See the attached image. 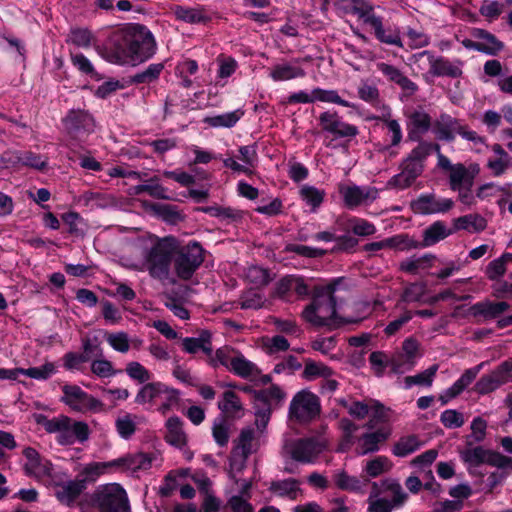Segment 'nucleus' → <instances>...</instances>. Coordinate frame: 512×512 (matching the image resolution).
Segmentation results:
<instances>
[{
  "label": "nucleus",
  "instance_id": "obj_1",
  "mask_svg": "<svg viewBox=\"0 0 512 512\" xmlns=\"http://www.w3.org/2000/svg\"><path fill=\"white\" fill-rule=\"evenodd\" d=\"M155 53V40L145 26L132 24L117 31L112 37V48L107 56L117 65H136Z\"/></svg>",
  "mask_w": 512,
  "mask_h": 512
},
{
  "label": "nucleus",
  "instance_id": "obj_2",
  "mask_svg": "<svg viewBox=\"0 0 512 512\" xmlns=\"http://www.w3.org/2000/svg\"><path fill=\"white\" fill-rule=\"evenodd\" d=\"M140 245V257L133 261L131 267L138 271H147L153 278L167 279L177 249V240L174 237L159 238L148 235L140 241Z\"/></svg>",
  "mask_w": 512,
  "mask_h": 512
},
{
  "label": "nucleus",
  "instance_id": "obj_3",
  "mask_svg": "<svg viewBox=\"0 0 512 512\" xmlns=\"http://www.w3.org/2000/svg\"><path fill=\"white\" fill-rule=\"evenodd\" d=\"M381 420L382 419L369 420L364 425L365 432L361 435H357L358 425L348 418L341 419L339 427L342 436L337 450L339 452H346L353 445H356V453L360 456L378 452L392 434L390 425H377V421Z\"/></svg>",
  "mask_w": 512,
  "mask_h": 512
},
{
  "label": "nucleus",
  "instance_id": "obj_4",
  "mask_svg": "<svg viewBox=\"0 0 512 512\" xmlns=\"http://www.w3.org/2000/svg\"><path fill=\"white\" fill-rule=\"evenodd\" d=\"M336 283H329L316 288L315 297L302 312L303 319L315 327L334 328L343 324L336 310V301L333 296Z\"/></svg>",
  "mask_w": 512,
  "mask_h": 512
},
{
  "label": "nucleus",
  "instance_id": "obj_5",
  "mask_svg": "<svg viewBox=\"0 0 512 512\" xmlns=\"http://www.w3.org/2000/svg\"><path fill=\"white\" fill-rule=\"evenodd\" d=\"M34 420L48 433L56 434V441L60 445L84 443L90 436V429L86 422L73 420L66 415L50 419L43 414H35Z\"/></svg>",
  "mask_w": 512,
  "mask_h": 512
},
{
  "label": "nucleus",
  "instance_id": "obj_6",
  "mask_svg": "<svg viewBox=\"0 0 512 512\" xmlns=\"http://www.w3.org/2000/svg\"><path fill=\"white\" fill-rule=\"evenodd\" d=\"M407 498L400 483L395 479L373 482L368 497V512H392Z\"/></svg>",
  "mask_w": 512,
  "mask_h": 512
},
{
  "label": "nucleus",
  "instance_id": "obj_7",
  "mask_svg": "<svg viewBox=\"0 0 512 512\" xmlns=\"http://www.w3.org/2000/svg\"><path fill=\"white\" fill-rule=\"evenodd\" d=\"M435 145L420 142L403 161L402 171L389 180L388 186L399 190L409 187L421 175L424 162L432 151H435Z\"/></svg>",
  "mask_w": 512,
  "mask_h": 512
},
{
  "label": "nucleus",
  "instance_id": "obj_8",
  "mask_svg": "<svg viewBox=\"0 0 512 512\" xmlns=\"http://www.w3.org/2000/svg\"><path fill=\"white\" fill-rule=\"evenodd\" d=\"M91 501L101 512H131L127 493L118 483L98 486Z\"/></svg>",
  "mask_w": 512,
  "mask_h": 512
},
{
  "label": "nucleus",
  "instance_id": "obj_9",
  "mask_svg": "<svg viewBox=\"0 0 512 512\" xmlns=\"http://www.w3.org/2000/svg\"><path fill=\"white\" fill-rule=\"evenodd\" d=\"M178 401V390L161 382L143 385L135 397L137 404L159 405V410L162 413H166L171 407L177 405Z\"/></svg>",
  "mask_w": 512,
  "mask_h": 512
},
{
  "label": "nucleus",
  "instance_id": "obj_10",
  "mask_svg": "<svg viewBox=\"0 0 512 512\" xmlns=\"http://www.w3.org/2000/svg\"><path fill=\"white\" fill-rule=\"evenodd\" d=\"M286 398L285 392L276 385L254 392L255 425L263 430L267 427L273 409Z\"/></svg>",
  "mask_w": 512,
  "mask_h": 512
},
{
  "label": "nucleus",
  "instance_id": "obj_11",
  "mask_svg": "<svg viewBox=\"0 0 512 512\" xmlns=\"http://www.w3.org/2000/svg\"><path fill=\"white\" fill-rule=\"evenodd\" d=\"M435 152L437 155V167L447 174L452 191L459 190L463 186L473 185L474 178L479 172L477 164H473L469 168L462 163L453 164L448 157L441 153L439 145H435Z\"/></svg>",
  "mask_w": 512,
  "mask_h": 512
},
{
  "label": "nucleus",
  "instance_id": "obj_12",
  "mask_svg": "<svg viewBox=\"0 0 512 512\" xmlns=\"http://www.w3.org/2000/svg\"><path fill=\"white\" fill-rule=\"evenodd\" d=\"M60 401L70 410L78 413H100L105 410L104 404L93 395L75 384H65L61 388Z\"/></svg>",
  "mask_w": 512,
  "mask_h": 512
},
{
  "label": "nucleus",
  "instance_id": "obj_13",
  "mask_svg": "<svg viewBox=\"0 0 512 512\" xmlns=\"http://www.w3.org/2000/svg\"><path fill=\"white\" fill-rule=\"evenodd\" d=\"M203 252V248L197 242H190L180 248L177 244L176 252L173 255L177 276L184 280L191 278L204 261Z\"/></svg>",
  "mask_w": 512,
  "mask_h": 512
},
{
  "label": "nucleus",
  "instance_id": "obj_14",
  "mask_svg": "<svg viewBox=\"0 0 512 512\" xmlns=\"http://www.w3.org/2000/svg\"><path fill=\"white\" fill-rule=\"evenodd\" d=\"M327 440L323 436L308 437L292 441L285 445V451L291 458L303 464L315 462L327 448Z\"/></svg>",
  "mask_w": 512,
  "mask_h": 512
},
{
  "label": "nucleus",
  "instance_id": "obj_15",
  "mask_svg": "<svg viewBox=\"0 0 512 512\" xmlns=\"http://www.w3.org/2000/svg\"><path fill=\"white\" fill-rule=\"evenodd\" d=\"M320 411L318 397L309 390L298 392L289 407V416L297 422H308L315 418Z\"/></svg>",
  "mask_w": 512,
  "mask_h": 512
},
{
  "label": "nucleus",
  "instance_id": "obj_16",
  "mask_svg": "<svg viewBox=\"0 0 512 512\" xmlns=\"http://www.w3.org/2000/svg\"><path fill=\"white\" fill-rule=\"evenodd\" d=\"M23 456L25 459L24 470L28 476L45 483L54 481L53 465L48 459L42 457L32 447H26L23 450Z\"/></svg>",
  "mask_w": 512,
  "mask_h": 512
},
{
  "label": "nucleus",
  "instance_id": "obj_17",
  "mask_svg": "<svg viewBox=\"0 0 512 512\" xmlns=\"http://www.w3.org/2000/svg\"><path fill=\"white\" fill-rule=\"evenodd\" d=\"M454 206L450 198L438 197L433 193L421 194L412 204V210L421 215L446 213Z\"/></svg>",
  "mask_w": 512,
  "mask_h": 512
},
{
  "label": "nucleus",
  "instance_id": "obj_18",
  "mask_svg": "<svg viewBox=\"0 0 512 512\" xmlns=\"http://www.w3.org/2000/svg\"><path fill=\"white\" fill-rule=\"evenodd\" d=\"M307 60L308 58H295L290 61L276 63L270 68L269 77L274 82H284L303 78L306 76L303 63Z\"/></svg>",
  "mask_w": 512,
  "mask_h": 512
},
{
  "label": "nucleus",
  "instance_id": "obj_19",
  "mask_svg": "<svg viewBox=\"0 0 512 512\" xmlns=\"http://www.w3.org/2000/svg\"><path fill=\"white\" fill-rule=\"evenodd\" d=\"M339 193L345 205L350 209L372 202L378 196L377 189L373 187H360L352 184H340Z\"/></svg>",
  "mask_w": 512,
  "mask_h": 512
},
{
  "label": "nucleus",
  "instance_id": "obj_20",
  "mask_svg": "<svg viewBox=\"0 0 512 512\" xmlns=\"http://www.w3.org/2000/svg\"><path fill=\"white\" fill-rule=\"evenodd\" d=\"M316 101L334 103L343 107H350V103L343 100L335 90L314 88L310 92L298 91L289 96L290 103H313Z\"/></svg>",
  "mask_w": 512,
  "mask_h": 512
},
{
  "label": "nucleus",
  "instance_id": "obj_21",
  "mask_svg": "<svg viewBox=\"0 0 512 512\" xmlns=\"http://www.w3.org/2000/svg\"><path fill=\"white\" fill-rule=\"evenodd\" d=\"M319 119L323 130L333 134L335 137H354L358 133L356 126L342 121L336 113L324 112L320 115Z\"/></svg>",
  "mask_w": 512,
  "mask_h": 512
},
{
  "label": "nucleus",
  "instance_id": "obj_22",
  "mask_svg": "<svg viewBox=\"0 0 512 512\" xmlns=\"http://www.w3.org/2000/svg\"><path fill=\"white\" fill-rule=\"evenodd\" d=\"M165 440L175 448L182 450L186 459L190 460L193 457L191 451L186 449L187 435L183 430V423L178 417H170L166 421Z\"/></svg>",
  "mask_w": 512,
  "mask_h": 512
},
{
  "label": "nucleus",
  "instance_id": "obj_23",
  "mask_svg": "<svg viewBox=\"0 0 512 512\" xmlns=\"http://www.w3.org/2000/svg\"><path fill=\"white\" fill-rule=\"evenodd\" d=\"M86 489L85 480L75 479L56 484L55 496L66 506H74L78 498Z\"/></svg>",
  "mask_w": 512,
  "mask_h": 512
},
{
  "label": "nucleus",
  "instance_id": "obj_24",
  "mask_svg": "<svg viewBox=\"0 0 512 512\" xmlns=\"http://www.w3.org/2000/svg\"><path fill=\"white\" fill-rule=\"evenodd\" d=\"M342 403L348 413L356 419H364L369 414L374 420L384 418V407L375 400L353 401L351 403L343 401Z\"/></svg>",
  "mask_w": 512,
  "mask_h": 512
},
{
  "label": "nucleus",
  "instance_id": "obj_25",
  "mask_svg": "<svg viewBox=\"0 0 512 512\" xmlns=\"http://www.w3.org/2000/svg\"><path fill=\"white\" fill-rule=\"evenodd\" d=\"M418 344L413 339H406L403 343V353L395 355L390 361L391 369L396 374H403L414 366V357Z\"/></svg>",
  "mask_w": 512,
  "mask_h": 512
},
{
  "label": "nucleus",
  "instance_id": "obj_26",
  "mask_svg": "<svg viewBox=\"0 0 512 512\" xmlns=\"http://www.w3.org/2000/svg\"><path fill=\"white\" fill-rule=\"evenodd\" d=\"M170 11L177 20L188 24H202L210 20L209 13L202 6L173 5Z\"/></svg>",
  "mask_w": 512,
  "mask_h": 512
},
{
  "label": "nucleus",
  "instance_id": "obj_27",
  "mask_svg": "<svg viewBox=\"0 0 512 512\" xmlns=\"http://www.w3.org/2000/svg\"><path fill=\"white\" fill-rule=\"evenodd\" d=\"M154 459L153 456L145 453L127 454L115 459L116 470L131 471L133 473L147 470L152 466Z\"/></svg>",
  "mask_w": 512,
  "mask_h": 512
},
{
  "label": "nucleus",
  "instance_id": "obj_28",
  "mask_svg": "<svg viewBox=\"0 0 512 512\" xmlns=\"http://www.w3.org/2000/svg\"><path fill=\"white\" fill-rule=\"evenodd\" d=\"M490 149L492 154L487 159L486 166L493 176H501L512 167V158L500 144H493Z\"/></svg>",
  "mask_w": 512,
  "mask_h": 512
},
{
  "label": "nucleus",
  "instance_id": "obj_29",
  "mask_svg": "<svg viewBox=\"0 0 512 512\" xmlns=\"http://www.w3.org/2000/svg\"><path fill=\"white\" fill-rule=\"evenodd\" d=\"M256 428L257 431L251 427H247L241 431L238 442L234 447L237 451L250 456L259 449L262 444L261 437L265 429L260 430L257 426Z\"/></svg>",
  "mask_w": 512,
  "mask_h": 512
},
{
  "label": "nucleus",
  "instance_id": "obj_30",
  "mask_svg": "<svg viewBox=\"0 0 512 512\" xmlns=\"http://www.w3.org/2000/svg\"><path fill=\"white\" fill-rule=\"evenodd\" d=\"M460 123V120L442 114L433 125V133L439 140L452 141L458 134Z\"/></svg>",
  "mask_w": 512,
  "mask_h": 512
},
{
  "label": "nucleus",
  "instance_id": "obj_31",
  "mask_svg": "<svg viewBox=\"0 0 512 512\" xmlns=\"http://www.w3.org/2000/svg\"><path fill=\"white\" fill-rule=\"evenodd\" d=\"M484 363H481L473 368L466 370L462 376L441 395L443 403H447L454 397L458 396L468 385H470L476 378Z\"/></svg>",
  "mask_w": 512,
  "mask_h": 512
},
{
  "label": "nucleus",
  "instance_id": "obj_32",
  "mask_svg": "<svg viewBox=\"0 0 512 512\" xmlns=\"http://www.w3.org/2000/svg\"><path fill=\"white\" fill-rule=\"evenodd\" d=\"M484 363H481L473 368L466 370L462 376L441 395L443 403H447L454 397L458 396L468 385H470L476 378Z\"/></svg>",
  "mask_w": 512,
  "mask_h": 512
},
{
  "label": "nucleus",
  "instance_id": "obj_33",
  "mask_svg": "<svg viewBox=\"0 0 512 512\" xmlns=\"http://www.w3.org/2000/svg\"><path fill=\"white\" fill-rule=\"evenodd\" d=\"M431 127V118L423 110L414 111L408 122V136L413 141H418Z\"/></svg>",
  "mask_w": 512,
  "mask_h": 512
},
{
  "label": "nucleus",
  "instance_id": "obj_34",
  "mask_svg": "<svg viewBox=\"0 0 512 512\" xmlns=\"http://www.w3.org/2000/svg\"><path fill=\"white\" fill-rule=\"evenodd\" d=\"M377 69L391 82L399 85L403 90L414 93L417 86L414 82L408 79L397 67L380 62L377 64Z\"/></svg>",
  "mask_w": 512,
  "mask_h": 512
},
{
  "label": "nucleus",
  "instance_id": "obj_35",
  "mask_svg": "<svg viewBox=\"0 0 512 512\" xmlns=\"http://www.w3.org/2000/svg\"><path fill=\"white\" fill-rule=\"evenodd\" d=\"M182 346L185 352L194 354L202 350L205 354H212L211 334L209 331H202L199 337H187L182 340Z\"/></svg>",
  "mask_w": 512,
  "mask_h": 512
},
{
  "label": "nucleus",
  "instance_id": "obj_36",
  "mask_svg": "<svg viewBox=\"0 0 512 512\" xmlns=\"http://www.w3.org/2000/svg\"><path fill=\"white\" fill-rule=\"evenodd\" d=\"M244 116L242 109L225 112L219 115L207 116L203 122L212 128H231Z\"/></svg>",
  "mask_w": 512,
  "mask_h": 512
},
{
  "label": "nucleus",
  "instance_id": "obj_37",
  "mask_svg": "<svg viewBox=\"0 0 512 512\" xmlns=\"http://www.w3.org/2000/svg\"><path fill=\"white\" fill-rule=\"evenodd\" d=\"M473 36L477 39L476 43L473 44V49L475 50L487 54H495L502 48V44L492 34L482 29H475Z\"/></svg>",
  "mask_w": 512,
  "mask_h": 512
},
{
  "label": "nucleus",
  "instance_id": "obj_38",
  "mask_svg": "<svg viewBox=\"0 0 512 512\" xmlns=\"http://www.w3.org/2000/svg\"><path fill=\"white\" fill-rule=\"evenodd\" d=\"M112 470H116L115 459L107 462H92L88 463L80 471L83 477L81 480L87 482L95 481L100 475L106 474Z\"/></svg>",
  "mask_w": 512,
  "mask_h": 512
},
{
  "label": "nucleus",
  "instance_id": "obj_39",
  "mask_svg": "<svg viewBox=\"0 0 512 512\" xmlns=\"http://www.w3.org/2000/svg\"><path fill=\"white\" fill-rule=\"evenodd\" d=\"M393 467L391 460L386 456H376L366 461L363 466V473L369 478L379 477L389 472Z\"/></svg>",
  "mask_w": 512,
  "mask_h": 512
},
{
  "label": "nucleus",
  "instance_id": "obj_40",
  "mask_svg": "<svg viewBox=\"0 0 512 512\" xmlns=\"http://www.w3.org/2000/svg\"><path fill=\"white\" fill-rule=\"evenodd\" d=\"M65 125L74 135H77L81 128L90 132L94 126L92 118L83 112H71L65 119Z\"/></svg>",
  "mask_w": 512,
  "mask_h": 512
},
{
  "label": "nucleus",
  "instance_id": "obj_41",
  "mask_svg": "<svg viewBox=\"0 0 512 512\" xmlns=\"http://www.w3.org/2000/svg\"><path fill=\"white\" fill-rule=\"evenodd\" d=\"M460 457L464 463L471 467L492 461V454L480 446L462 450Z\"/></svg>",
  "mask_w": 512,
  "mask_h": 512
},
{
  "label": "nucleus",
  "instance_id": "obj_42",
  "mask_svg": "<svg viewBox=\"0 0 512 512\" xmlns=\"http://www.w3.org/2000/svg\"><path fill=\"white\" fill-rule=\"evenodd\" d=\"M229 371L242 378L256 377L259 374L258 367L241 353H237L236 357H234Z\"/></svg>",
  "mask_w": 512,
  "mask_h": 512
},
{
  "label": "nucleus",
  "instance_id": "obj_43",
  "mask_svg": "<svg viewBox=\"0 0 512 512\" xmlns=\"http://www.w3.org/2000/svg\"><path fill=\"white\" fill-rule=\"evenodd\" d=\"M335 483L340 489L350 492L363 493L367 484V480H361L356 476L347 474L345 471H340L335 475Z\"/></svg>",
  "mask_w": 512,
  "mask_h": 512
},
{
  "label": "nucleus",
  "instance_id": "obj_44",
  "mask_svg": "<svg viewBox=\"0 0 512 512\" xmlns=\"http://www.w3.org/2000/svg\"><path fill=\"white\" fill-rule=\"evenodd\" d=\"M435 260V256L431 254H425L423 256H412L401 262V270L416 274L421 270L428 269L433 266L432 262Z\"/></svg>",
  "mask_w": 512,
  "mask_h": 512
},
{
  "label": "nucleus",
  "instance_id": "obj_45",
  "mask_svg": "<svg viewBox=\"0 0 512 512\" xmlns=\"http://www.w3.org/2000/svg\"><path fill=\"white\" fill-rule=\"evenodd\" d=\"M20 375H24L31 379L44 381L57 373V366L53 362H45L41 366L30 368H17Z\"/></svg>",
  "mask_w": 512,
  "mask_h": 512
},
{
  "label": "nucleus",
  "instance_id": "obj_46",
  "mask_svg": "<svg viewBox=\"0 0 512 512\" xmlns=\"http://www.w3.org/2000/svg\"><path fill=\"white\" fill-rule=\"evenodd\" d=\"M301 199L315 212L325 198V191L312 185H303L299 191Z\"/></svg>",
  "mask_w": 512,
  "mask_h": 512
},
{
  "label": "nucleus",
  "instance_id": "obj_47",
  "mask_svg": "<svg viewBox=\"0 0 512 512\" xmlns=\"http://www.w3.org/2000/svg\"><path fill=\"white\" fill-rule=\"evenodd\" d=\"M137 416L130 413H123L115 420V428L122 439H130L136 431Z\"/></svg>",
  "mask_w": 512,
  "mask_h": 512
},
{
  "label": "nucleus",
  "instance_id": "obj_48",
  "mask_svg": "<svg viewBox=\"0 0 512 512\" xmlns=\"http://www.w3.org/2000/svg\"><path fill=\"white\" fill-rule=\"evenodd\" d=\"M352 2L353 5L351 10L360 20L365 24H369L374 31L379 28L382 24L381 19L373 13V8L371 6L362 4L359 0H352Z\"/></svg>",
  "mask_w": 512,
  "mask_h": 512
},
{
  "label": "nucleus",
  "instance_id": "obj_49",
  "mask_svg": "<svg viewBox=\"0 0 512 512\" xmlns=\"http://www.w3.org/2000/svg\"><path fill=\"white\" fill-rule=\"evenodd\" d=\"M250 487L251 483L244 481L241 485V495H235L229 499L228 506L233 512H253V507L248 502Z\"/></svg>",
  "mask_w": 512,
  "mask_h": 512
},
{
  "label": "nucleus",
  "instance_id": "obj_50",
  "mask_svg": "<svg viewBox=\"0 0 512 512\" xmlns=\"http://www.w3.org/2000/svg\"><path fill=\"white\" fill-rule=\"evenodd\" d=\"M449 234L450 230L442 222H435L424 231L422 246H432L445 239Z\"/></svg>",
  "mask_w": 512,
  "mask_h": 512
},
{
  "label": "nucleus",
  "instance_id": "obj_51",
  "mask_svg": "<svg viewBox=\"0 0 512 512\" xmlns=\"http://www.w3.org/2000/svg\"><path fill=\"white\" fill-rule=\"evenodd\" d=\"M421 447V442L416 436H407L399 439L392 448L396 457H406Z\"/></svg>",
  "mask_w": 512,
  "mask_h": 512
},
{
  "label": "nucleus",
  "instance_id": "obj_52",
  "mask_svg": "<svg viewBox=\"0 0 512 512\" xmlns=\"http://www.w3.org/2000/svg\"><path fill=\"white\" fill-rule=\"evenodd\" d=\"M198 71V64L195 60L185 59L180 61L176 68L175 74L181 79V84L185 88H189L192 85L191 75H194Z\"/></svg>",
  "mask_w": 512,
  "mask_h": 512
},
{
  "label": "nucleus",
  "instance_id": "obj_53",
  "mask_svg": "<svg viewBox=\"0 0 512 512\" xmlns=\"http://www.w3.org/2000/svg\"><path fill=\"white\" fill-rule=\"evenodd\" d=\"M219 409L230 416H238L242 411V404L239 397L232 391L223 394L222 399L218 403Z\"/></svg>",
  "mask_w": 512,
  "mask_h": 512
},
{
  "label": "nucleus",
  "instance_id": "obj_54",
  "mask_svg": "<svg viewBox=\"0 0 512 512\" xmlns=\"http://www.w3.org/2000/svg\"><path fill=\"white\" fill-rule=\"evenodd\" d=\"M271 489L279 496L296 499L300 494L299 483L294 479H287L272 484Z\"/></svg>",
  "mask_w": 512,
  "mask_h": 512
},
{
  "label": "nucleus",
  "instance_id": "obj_55",
  "mask_svg": "<svg viewBox=\"0 0 512 512\" xmlns=\"http://www.w3.org/2000/svg\"><path fill=\"white\" fill-rule=\"evenodd\" d=\"M238 352L234 351L229 347H222L216 350V352L210 356V364L213 367L224 366L230 370L234 357Z\"/></svg>",
  "mask_w": 512,
  "mask_h": 512
},
{
  "label": "nucleus",
  "instance_id": "obj_56",
  "mask_svg": "<svg viewBox=\"0 0 512 512\" xmlns=\"http://www.w3.org/2000/svg\"><path fill=\"white\" fill-rule=\"evenodd\" d=\"M456 226L470 232H479L485 229L486 221L483 217L475 214L465 215L457 219Z\"/></svg>",
  "mask_w": 512,
  "mask_h": 512
},
{
  "label": "nucleus",
  "instance_id": "obj_57",
  "mask_svg": "<svg viewBox=\"0 0 512 512\" xmlns=\"http://www.w3.org/2000/svg\"><path fill=\"white\" fill-rule=\"evenodd\" d=\"M125 372L130 379L139 383H146L152 378L151 372L137 361L127 363Z\"/></svg>",
  "mask_w": 512,
  "mask_h": 512
},
{
  "label": "nucleus",
  "instance_id": "obj_58",
  "mask_svg": "<svg viewBox=\"0 0 512 512\" xmlns=\"http://www.w3.org/2000/svg\"><path fill=\"white\" fill-rule=\"evenodd\" d=\"M107 343L119 353H127L130 350V338L126 332H112L105 336Z\"/></svg>",
  "mask_w": 512,
  "mask_h": 512
},
{
  "label": "nucleus",
  "instance_id": "obj_59",
  "mask_svg": "<svg viewBox=\"0 0 512 512\" xmlns=\"http://www.w3.org/2000/svg\"><path fill=\"white\" fill-rule=\"evenodd\" d=\"M505 383L498 369L491 375L483 376L476 384V389L481 394L489 393Z\"/></svg>",
  "mask_w": 512,
  "mask_h": 512
},
{
  "label": "nucleus",
  "instance_id": "obj_60",
  "mask_svg": "<svg viewBox=\"0 0 512 512\" xmlns=\"http://www.w3.org/2000/svg\"><path fill=\"white\" fill-rule=\"evenodd\" d=\"M330 375H331L330 368L327 367L326 365H324L323 363L315 362V361H311V360H309L305 363L303 376L307 380H313L317 377L327 378Z\"/></svg>",
  "mask_w": 512,
  "mask_h": 512
},
{
  "label": "nucleus",
  "instance_id": "obj_61",
  "mask_svg": "<svg viewBox=\"0 0 512 512\" xmlns=\"http://www.w3.org/2000/svg\"><path fill=\"white\" fill-rule=\"evenodd\" d=\"M348 226L358 236H370L376 232L374 224L362 218L353 217L349 219Z\"/></svg>",
  "mask_w": 512,
  "mask_h": 512
},
{
  "label": "nucleus",
  "instance_id": "obj_62",
  "mask_svg": "<svg viewBox=\"0 0 512 512\" xmlns=\"http://www.w3.org/2000/svg\"><path fill=\"white\" fill-rule=\"evenodd\" d=\"M163 69L164 65L162 63H152L144 71L134 75L132 80L135 83H149L156 80Z\"/></svg>",
  "mask_w": 512,
  "mask_h": 512
},
{
  "label": "nucleus",
  "instance_id": "obj_63",
  "mask_svg": "<svg viewBox=\"0 0 512 512\" xmlns=\"http://www.w3.org/2000/svg\"><path fill=\"white\" fill-rule=\"evenodd\" d=\"M437 371L436 366H432L424 372L417 374L415 376H408L405 378V387L410 388L413 385H425L430 386L433 381V377Z\"/></svg>",
  "mask_w": 512,
  "mask_h": 512
},
{
  "label": "nucleus",
  "instance_id": "obj_64",
  "mask_svg": "<svg viewBox=\"0 0 512 512\" xmlns=\"http://www.w3.org/2000/svg\"><path fill=\"white\" fill-rule=\"evenodd\" d=\"M88 361L89 356L78 352H68L63 357V365L70 371H81L83 369V365Z\"/></svg>",
  "mask_w": 512,
  "mask_h": 512
}]
</instances>
